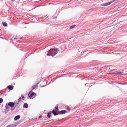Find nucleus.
<instances>
[{"label":"nucleus","instance_id":"obj_19","mask_svg":"<svg viewBox=\"0 0 127 127\" xmlns=\"http://www.w3.org/2000/svg\"><path fill=\"white\" fill-rule=\"evenodd\" d=\"M22 99V98L21 97H20L18 100V101L19 102Z\"/></svg>","mask_w":127,"mask_h":127},{"label":"nucleus","instance_id":"obj_2","mask_svg":"<svg viewBox=\"0 0 127 127\" xmlns=\"http://www.w3.org/2000/svg\"><path fill=\"white\" fill-rule=\"evenodd\" d=\"M58 112V113L55 112L54 110H53L52 111V113L54 116H56L58 114H64L66 112V111L65 110H62L60 111H59Z\"/></svg>","mask_w":127,"mask_h":127},{"label":"nucleus","instance_id":"obj_6","mask_svg":"<svg viewBox=\"0 0 127 127\" xmlns=\"http://www.w3.org/2000/svg\"><path fill=\"white\" fill-rule=\"evenodd\" d=\"M111 73L113 74H121L122 73V72H118V71H115L113 72H111Z\"/></svg>","mask_w":127,"mask_h":127},{"label":"nucleus","instance_id":"obj_14","mask_svg":"<svg viewBox=\"0 0 127 127\" xmlns=\"http://www.w3.org/2000/svg\"><path fill=\"white\" fill-rule=\"evenodd\" d=\"M75 26V25H72L70 27V29H72L74 28Z\"/></svg>","mask_w":127,"mask_h":127},{"label":"nucleus","instance_id":"obj_24","mask_svg":"<svg viewBox=\"0 0 127 127\" xmlns=\"http://www.w3.org/2000/svg\"><path fill=\"white\" fill-rule=\"evenodd\" d=\"M12 126L11 125H9L7 126L6 127H11Z\"/></svg>","mask_w":127,"mask_h":127},{"label":"nucleus","instance_id":"obj_1","mask_svg":"<svg viewBox=\"0 0 127 127\" xmlns=\"http://www.w3.org/2000/svg\"><path fill=\"white\" fill-rule=\"evenodd\" d=\"M58 51L59 50L57 48H52L48 51L47 55L48 56H53L57 53Z\"/></svg>","mask_w":127,"mask_h":127},{"label":"nucleus","instance_id":"obj_3","mask_svg":"<svg viewBox=\"0 0 127 127\" xmlns=\"http://www.w3.org/2000/svg\"><path fill=\"white\" fill-rule=\"evenodd\" d=\"M116 0H114L112 1H111L109 2H108L107 3H105L104 4H102L101 5V6H107L108 5H109L111 4V3H112L113 2L115 1Z\"/></svg>","mask_w":127,"mask_h":127},{"label":"nucleus","instance_id":"obj_17","mask_svg":"<svg viewBox=\"0 0 127 127\" xmlns=\"http://www.w3.org/2000/svg\"><path fill=\"white\" fill-rule=\"evenodd\" d=\"M3 101V99L1 98H0V103H1Z\"/></svg>","mask_w":127,"mask_h":127},{"label":"nucleus","instance_id":"obj_5","mask_svg":"<svg viewBox=\"0 0 127 127\" xmlns=\"http://www.w3.org/2000/svg\"><path fill=\"white\" fill-rule=\"evenodd\" d=\"M15 104V102H9L8 103V106L12 108L13 107Z\"/></svg>","mask_w":127,"mask_h":127},{"label":"nucleus","instance_id":"obj_32","mask_svg":"<svg viewBox=\"0 0 127 127\" xmlns=\"http://www.w3.org/2000/svg\"><path fill=\"white\" fill-rule=\"evenodd\" d=\"M113 70H112V71H113Z\"/></svg>","mask_w":127,"mask_h":127},{"label":"nucleus","instance_id":"obj_23","mask_svg":"<svg viewBox=\"0 0 127 127\" xmlns=\"http://www.w3.org/2000/svg\"><path fill=\"white\" fill-rule=\"evenodd\" d=\"M33 86V87H34L35 88L37 87V88L38 87L36 85H34V86Z\"/></svg>","mask_w":127,"mask_h":127},{"label":"nucleus","instance_id":"obj_29","mask_svg":"<svg viewBox=\"0 0 127 127\" xmlns=\"http://www.w3.org/2000/svg\"><path fill=\"white\" fill-rule=\"evenodd\" d=\"M52 81V80H51V81L50 82V83H50Z\"/></svg>","mask_w":127,"mask_h":127},{"label":"nucleus","instance_id":"obj_13","mask_svg":"<svg viewBox=\"0 0 127 127\" xmlns=\"http://www.w3.org/2000/svg\"><path fill=\"white\" fill-rule=\"evenodd\" d=\"M2 24L3 26H7V24L5 22L2 23Z\"/></svg>","mask_w":127,"mask_h":127},{"label":"nucleus","instance_id":"obj_11","mask_svg":"<svg viewBox=\"0 0 127 127\" xmlns=\"http://www.w3.org/2000/svg\"><path fill=\"white\" fill-rule=\"evenodd\" d=\"M51 111H50L49 112H48L47 113V117L48 118H50L51 116Z\"/></svg>","mask_w":127,"mask_h":127},{"label":"nucleus","instance_id":"obj_15","mask_svg":"<svg viewBox=\"0 0 127 127\" xmlns=\"http://www.w3.org/2000/svg\"><path fill=\"white\" fill-rule=\"evenodd\" d=\"M9 110H7L6 109H4V113L5 114L7 113L8 112Z\"/></svg>","mask_w":127,"mask_h":127},{"label":"nucleus","instance_id":"obj_10","mask_svg":"<svg viewBox=\"0 0 127 127\" xmlns=\"http://www.w3.org/2000/svg\"><path fill=\"white\" fill-rule=\"evenodd\" d=\"M23 107L25 108H27L28 107V104L27 103H25L24 104Z\"/></svg>","mask_w":127,"mask_h":127},{"label":"nucleus","instance_id":"obj_7","mask_svg":"<svg viewBox=\"0 0 127 127\" xmlns=\"http://www.w3.org/2000/svg\"><path fill=\"white\" fill-rule=\"evenodd\" d=\"M20 116L19 115H18L15 116L14 118V120L15 121H17V120L19 119L20 118Z\"/></svg>","mask_w":127,"mask_h":127},{"label":"nucleus","instance_id":"obj_28","mask_svg":"<svg viewBox=\"0 0 127 127\" xmlns=\"http://www.w3.org/2000/svg\"><path fill=\"white\" fill-rule=\"evenodd\" d=\"M56 18H57V17H54V18H53V19Z\"/></svg>","mask_w":127,"mask_h":127},{"label":"nucleus","instance_id":"obj_16","mask_svg":"<svg viewBox=\"0 0 127 127\" xmlns=\"http://www.w3.org/2000/svg\"><path fill=\"white\" fill-rule=\"evenodd\" d=\"M19 103V102H16L15 103V104H16V105L15 107H14V108H15L16 107L17 105Z\"/></svg>","mask_w":127,"mask_h":127},{"label":"nucleus","instance_id":"obj_30","mask_svg":"<svg viewBox=\"0 0 127 127\" xmlns=\"http://www.w3.org/2000/svg\"><path fill=\"white\" fill-rule=\"evenodd\" d=\"M54 80L53 81H52V82H54Z\"/></svg>","mask_w":127,"mask_h":127},{"label":"nucleus","instance_id":"obj_22","mask_svg":"<svg viewBox=\"0 0 127 127\" xmlns=\"http://www.w3.org/2000/svg\"><path fill=\"white\" fill-rule=\"evenodd\" d=\"M42 116L41 115H40L39 116L38 118L40 119V118H42Z\"/></svg>","mask_w":127,"mask_h":127},{"label":"nucleus","instance_id":"obj_25","mask_svg":"<svg viewBox=\"0 0 127 127\" xmlns=\"http://www.w3.org/2000/svg\"><path fill=\"white\" fill-rule=\"evenodd\" d=\"M15 108H14V107L13 108H12L11 109V111H13V110Z\"/></svg>","mask_w":127,"mask_h":127},{"label":"nucleus","instance_id":"obj_18","mask_svg":"<svg viewBox=\"0 0 127 127\" xmlns=\"http://www.w3.org/2000/svg\"><path fill=\"white\" fill-rule=\"evenodd\" d=\"M35 88L34 87H33V86H32V89L31 91H32L33 90L35 89Z\"/></svg>","mask_w":127,"mask_h":127},{"label":"nucleus","instance_id":"obj_9","mask_svg":"<svg viewBox=\"0 0 127 127\" xmlns=\"http://www.w3.org/2000/svg\"><path fill=\"white\" fill-rule=\"evenodd\" d=\"M13 86L9 85L7 86V88L10 90H12L13 88Z\"/></svg>","mask_w":127,"mask_h":127},{"label":"nucleus","instance_id":"obj_26","mask_svg":"<svg viewBox=\"0 0 127 127\" xmlns=\"http://www.w3.org/2000/svg\"><path fill=\"white\" fill-rule=\"evenodd\" d=\"M40 82H39L38 83H37L36 85L37 86V85L39 84Z\"/></svg>","mask_w":127,"mask_h":127},{"label":"nucleus","instance_id":"obj_4","mask_svg":"<svg viewBox=\"0 0 127 127\" xmlns=\"http://www.w3.org/2000/svg\"><path fill=\"white\" fill-rule=\"evenodd\" d=\"M34 95H36L35 93L32 91H30L29 93L28 96L29 97H32Z\"/></svg>","mask_w":127,"mask_h":127},{"label":"nucleus","instance_id":"obj_20","mask_svg":"<svg viewBox=\"0 0 127 127\" xmlns=\"http://www.w3.org/2000/svg\"><path fill=\"white\" fill-rule=\"evenodd\" d=\"M22 99L23 100H25V97L24 96H22Z\"/></svg>","mask_w":127,"mask_h":127},{"label":"nucleus","instance_id":"obj_8","mask_svg":"<svg viewBox=\"0 0 127 127\" xmlns=\"http://www.w3.org/2000/svg\"><path fill=\"white\" fill-rule=\"evenodd\" d=\"M55 112L57 113H58V112H59V109H58V106L57 105L55 107Z\"/></svg>","mask_w":127,"mask_h":127},{"label":"nucleus","instance_id":"obj_31","mask_svg":"<svg viewBox=\"0 0 127 127\" xmlns=\"http://www.w3.org/2000/svg\"><path fill=\"white\" fill-rule=\"evenodd\" d=\"M17 108H19V107H17Z\"/></svg>","mask_w":127,"mask_h":127},{"label":"nucleus","instance_id":"obj_21","mask_svg":"<svg viewBox=\"0 0 127 127\" xmlns=\"http://www.w3.org/2000/svg\"><path fill=\"white\" fill-rule=\"evenodd\" d=\"M85 86H89V84L88 83H86L85 84Z\"/></svg>","mask_w":127,"mask_h":127},{"label":"nucleus","instance_id":"obj_12","mask_svg":"<svg viewBox=\"0 0 127 127\" xmlns=\"http://www.w3.org/2000/svg\"><path fill=\"white\" fill-rule=\"evenodd\" d=\"M8 105H7V103H6L5 105V109L9 110L10 108L8 107Z\"/></svg>","mask_w":127,"mask_h":127},{"label":"nucleus","instance_id":"obj_27","mask_svg":"<svg viewBox=\"0 0 127 127\" xmlns=\"http://www.w3.org/2000/svg\"><path fill=\"white\" fill-rule=\"evenodd\" d=\"M67 110H70V109L68 107L67 108Z\"/></svg>","mask_w":127,"mask_h":127}]
</instances>
